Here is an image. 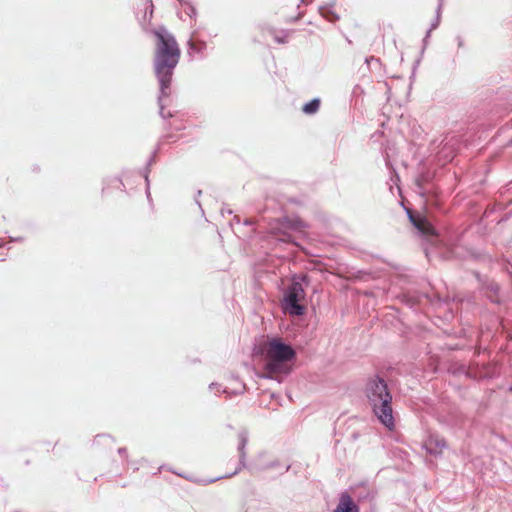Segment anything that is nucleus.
Segmentation results:
<instances>
[{
	"label": "nucleus",
	"instance_id": "1",
	"mask_svg": "<svg viewBox=\"0 0 512 512\" xmlns=\"http://www.w3.org/2000/svg\"><path fill=\"white\" fill-rule=\"evenodd\" d=\"M254 356H262L266 361L262 378L283 381L291 371V362L295 358L294 349L279 338H271L256 345L253 349Z\"/></svg>",
	"mask_w": 512,
	"mask_h": 512
},
{
	"label": "nucleus",
	"instance_id": "8",
	"mask_svg": "<svg viewBox=\"0 0 512 512\" xmlns=\"http://www.w3.org/2000/svg\"><path fill=\"white\" fill-rule=\"evenodd\" d=\"M319 106L320 101L318 99H313L303 106V112L306 114H313L319 109Z\"/></svg>",
	"mask_w": 512,
	"mask_h": 512
},
{
	"label": "nucleus",
	"instance_id": "2",
	"mask_svg": "<svg viewBox=\"0 0 512 512\" xmlns=\"http://www.w3.org/2000/svg\"><path fill=\"white\" fill-rule=\"evenodd\" d=\"M157 42L155 50V73L160 83L162 95H168L174 68L180 59V48L174 36L166 28L160 27L154 32Z\"/></svg>",
	"mask_w": 512,
	"mask_h": 512
},
{
	"label": "nucleus",
	"instance_id": "11",
	"mask_svg": "<svg viewBox=\"0 0 512 512\" xmlns=\"http://www.w3.org/2000/svg\"><path fill=\"white\" fill-rule=\"evenodd\" d=\"M373 384H385V380L377 375Z\"/></svg>",
	"mask_w": 512,
	"mask_h": 512
},
{
	"label": "nucleus",
	"instance_id": "7",
	"mask_svg": "<svg viewBox=\"0 0 512 512\" xmlns=\"http://www.w3.org/2000/svg\"><path fill=\"white\" fill-rule=\"evenodd\" d=\"M425 447L430 454H438L446 448V442L443 439L430 437L425 443Z\"/></svg>",
	"mask_w": 512,
	"mask_h": 512
},
{
	"label": "nucleus",
	"instance_id": "4",
	"mask_svg": "<svg viewBox=\"0 0 512 512\" xmlns=\"http://www.w3.org/2000/svg\"><path fill=\"white\" fill-rule=\"evenodd\" d=\"M305 291L302 284L293 281L288 287L284 299L283 310L292 316H301L305 312V307L302 302L305 299Z\"/></svg>",
	"mask_w": 512,
	"mask_h": 512
},
{
	"label": "nucleus",
	"instance_id": "5",
	"mask_svg": "<svg viewBox=\"0 0 512 512\" xmlns=\"http://www.w3.org/2000/svg\"><path fill=\"white\" fill-rule=\"evenodd\" d=\"M333 512H359L358 506L354 503L347 492L340 495L339 503Z\"/></svg>",
	"mask_w": 512,
	"mask_h": 512
},
{
	"label": "nucleus",
	"instance_id": "6",
	"mask_svg": "<svg viewBox=\"0 0 512 512\" xmlns=\"http://www.w3.org/2000/svg\"><path fill=\"white\" fill-rule=\"evenodd\" d=\"M409 218H410L411 222L413 223V225L422 234H425V235H434L435 234L434 227L431 225V223L425 217L413 216L412 214L409 213Z\"/></svg>",
	"mask_w": 512,
	"mask_h": 512
},
{
	"label": "nucleus",
	"instance_id": "12",
	"mask_svg": "<svg viewBox=\"0 0 512 512\" xmlns=\"http://www.w3.org/2000/svg\"><path fill=\"white\" fill-rule=\"evenodd\" d=\"M245 444H246V440L243 438L242 442H241V447H240L241 450L244 448Z\"/></svg>",
	"mask_w": 512,
	"mask_h": 512
},
{
	"label": "nucleus",
	"instance_id": "9",
	"mask_svg": "<svg viewBox=\"0 0 512 512\" xmlns=\"http://www.w3.org/2000/svg\"><path fill=\"white\" fill-rule=\"evenodd\" d=\"M285 225H286V227H287V228H289V229H292V230H299V231H300L302 228H304V227H305V224H304L301 220H299V219H295V220H293V219H287V220L285 221Z\"/></svg>",
	"mask_w": 512,
	"mask_h": 512
},
{
	"label": "nucleus",
	"instance_id": "3",
	"mask_svg": "<svg viewBox=\"0 0 512 512\" xmlns=\"http://www.w3.org/2000/svg\"><path fill=\"white\" fill-rule=\"evenodd\" d=\"M367 396L372 405L374 414L385 427L392 430L395 426L392 410V396L387 390V386H371L367 392Z\"/></svg>",
	"mask_w": 512,
	"mask_h": 512
},
{
	"label": "nucleus",
	"instance_id": "10",
	"mask_svg": "<svg viewBox=\"0 0 512 512\" xmlns=\"http://www.w3.org/2000/svg\"><path fill=\"white\" fill-rule=\"evenodd\" d=\"M245 388L246 386L245 385H242V386H239V389L236 390V391H233V392H229L228 390L224 389L222 392L223 393H226L228 395H231V394H242L245 392Z\"/></svg>",
	"mask_w": 512,
	"mask_h": 512
}]
</instances>
